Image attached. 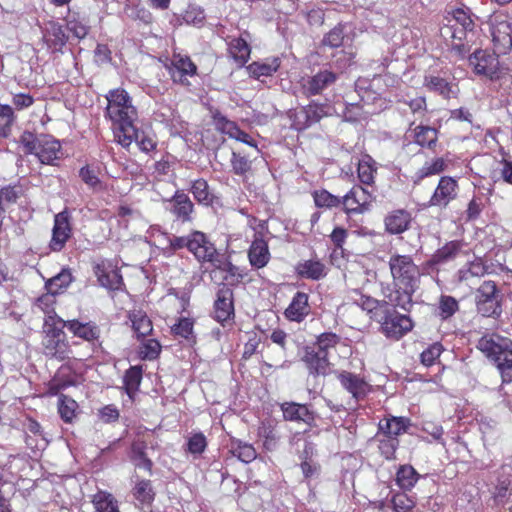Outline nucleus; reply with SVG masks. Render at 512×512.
I'll return each mask as SVG.
<instances>
[{
	"instance_id": "f257e3e1",
	"label": "nucleus",
	"mask_w": 512,
	"mask_h": 512,
	"mask_svg": "<svg viewBox=\"0 0 512 512\" xmlns=\"http://www.w3.org/2000/svg\"><path fill=\"white\" fill-rule=\"evenodd\" d=\"M106 100V116L112 122L115 140L122 147H129L135 136L134 122L138 116L131 97L124 89L118 88L109 91Z\"/></svg>"
},
{
	"instance_id": "f03ea898",
	"label": "nucleus",
	"mask_w": 512,
	"mask_h": 512,
	"mask_svg": "<svg viewBox=\"0 0 512 512\" xmlns=\"http://www.w3.org/2000/svg\"><path fill=\"white\" fill-rule=\"evenodd\" d=\"M477 348L499 370L504 383L512 382V340L498 334L484 335Z\"/></svg>"
},
{
	"instance_id": "7ed1b4c3",
	"label": "nucleus",
	"mask_w": 512,
	"mask_h": 512,
	"mask_svg": "<svg viewBox=\"0 0 512 512\" xmlns=\"http://www.w3.org/2000/svg\"><path fill=\"white\" fill-rule=\"evenodd\" d=\"M394 285L409 298L418 287L420 272L410 255L392 254L388 261Z\"/></svg>"
},
{
	"instance_id": "20e7f679",
	"label": "nucleus",
	"mask_w": 512,
	"mask_h": 512,
	"mask_svg": "<svg viewBox=\"0 0 512 512\" xmlns=\"http://www.w3.org/2000/svg\"><path fill=\"white\" fill-rule=\"evenodd\" d=\"M184 247H187L199 261L217 262L218 253L214 245L199 231L193 232L189 236H170L167 250L176 251Z\"/></svg>"
},
{
	"instance_id": "39448f33",
	"label": "nucleus",
	"mask_w": 512,
	"mask_h": 512,
	"mask_svg": "<svg viewBox=\"0 0 512 512\" xmlns=\"http://www.w3.org/2000/svg\"><path fill=\"white\" fill-rule=\"evenodd\" d=\"M20 143L27 153L37 156L42 164L52 165L55 160L59 159L60 142L51 136L36 137L33 133L25 131L20 137Z\"/></svg>"
},
{
	"instance_id": "423d86ee",
	"label": "nucleus",
	"mask_w": 512,
	"mask_h": 512,
	"mask_svg": "<svg viewBox=\"0 0 512 512\" xmlns=\"http://www.w3.org/2000/svg\"><path fill=\"white\" fill-rule=\"evenodd\" d=\"M447 24L441 28L440 33L443 39L453 49L460 50L463 46V39L466 37L467 32L472 31L474 22L468 11L458 8L449 12L445 17Z\"/></svg>"
},
{
	"instance_id": "0eeeda50",
	"label": "nucleus",
	"mask_w": 512,
	"mask_h": 512,
	"mask_svg": "<svg viewBox=\"0 0 512 512\" xmlns=\"http://www.w3.org/2000/svg\"><path fill=\"white\" fill-rule=\"evenodd\" d=\"M63 323H54L51 320H44L42 345L47 356L59 360L69 358L71 351L68 342L65 340Z\"/></svg>"
},
{
	"instance_id": "6e6552de",
	"label": "nucleus",
	"mask_w": 512,
	"mask_h": 512,
	"mask_svg": "<svg viewBox=\"0 0 512 512\" xmlns=\"http://www.w3.org/2000/svg\"><path fill=\"white\" fill-rule=\"evenodd\" d=\"M477 311L484 317L501 314V296L495 282L484 281L475 293Z\"/></svg>"
},
{
	"instance_id": "1a4fd4ad",
	"label": "nucleus",
	"mask_w": 512,
	"mask_h": 512,
	"mask_svg": "<svg viewBox=\"0 0 512 512\" xmlns=\"http://www.w3.org/2000/svg\"><path fill=\"white\" fill-rule=\"evenodd\" d=\"M413 327L412 320L395 310H385V316L381 320V329L387 338L398 340L408 333Z\"/></svg>"
},
{
	"instance_id": "9d476101",
	"label": "nucleus",
	"mask_w": 512,
	"mask_h": 512,
	"mask_svg": "<svg viewBox=\"0 0 512 512\" xmlns=\"http://www.w3.org/2000/svg\"><path fill=\"white\" fill-rule=\"evenodd\" d=\"M327 115L326 107L317 103H310L307 106L294 110L290 114L292 126L296 130H304L319 122Z\"/></svg>"
},
{
	"instance_id": "9b49d317",
	"label": "nucleus",
	"mask_w": 512,
	"mask_h": 512,
	"mask_svg": "<svg viewBox=\"0 0 512 512\" xmlns=\"http://www.w3.org/2000/svg\"><path fill=\"white\" fill-rule=\"evenodd\" d=\"M491 36L495 53L506 54L511 49L512 28L507 20L496 16L491 24Z\"/></svg>"
},
{
	"instance_id": "f8f14e48",
	"label": "nucleus",
	"mask_w": 512,
	"mask_h": 512,
	"mask_svg": "<svg viewBox=\"0 0 512 512\" xmlns=\"http://www.w3.org/2000/svg\"><path fill=\"white\" fill-rule=\"evenodd\" d=\"M374 196L362 186H354L341 201L347 213H364L370 209Z\"/></svg>"
},
{
	"instance_id": "ddd939ff",
	"label": "nucleus",
	"mask_w": 512,
	"mask_h": 512,
	"mask_svg": "<svg viewBox=\"0 0 512 512\" xmlns=\"http://www.w3.org/2000/svg\"><path fill=\"white\" fill-rule=\"evenodd\" d=\"M338 74L328 69L320 70L311 77L302 78L301 87L307 96L321 94L322 91L336 82Z\"/></svg>"
},
{
	"instance_id": "4468645a",
	"label": "nucleus",
	"mask_w": 512,
	"mask_h": 512,
	"mask_svg": "<svg viewBox=\"0 0 512 512\" xmlns=\"http://www.w3.org/2000/svg\"><path fill=\"white\" fill-rule=\"evenodd\" d=\"M469 63L475 73L492 78L498 71L499 61L496 53L485 50H477L469 57Z\"/></svg>"
},
{
	"instance_id": "2eb2a0df",
	"label": "nucleus",
	"mask_w": 512,
	"mask_h": 512,
	"mask_svg": "<svg viewBox=\"0 0 512 512\" xmlns=\"http://www.w3.org/2000/svg\"><path fill=\"white\" fill-rule=\"evenodd\" d=\"M457 181L448 176L440 179L433 195L430 198V205L444 208L457 196Z\"/></svg>"
},
{
	"instance_id": "dca6fc26",
	"label": "nucleus",
	"mask_w": 512,
	"mask_h": 512,
	"mask_svg": "<svg viewBox=\"0 0 512 512\" xmlns=\"http://www.w3.org/2000/svg\"><path fill=\"white\" fill-rule=\"evenodd\" d=\"M71 236V227L68 213L63 211L55 215L50 247L53 251H60Z\"/></svg>"
},
{
	"instance_id": "f3484780",
	"label": "nucleus",
	"mask_w": 512,
	"mask_h": 512,
	"mask_svg": "<svg viewBox=\"0 0 512 512\" xmlns=\"http://www.w3.org/2000/svg\"><path fill=\"white\" fill-rule=\"evenodd\" d=\"M338 380L355 399L364 398L371 391V385L364 378L351 372H340Z\"/></svg>"
},
{
	"instance_id": "a211bd4d",
	"label": "nucleus",
	"mask_w": 512,
	"mask_h": 512,
	"mask_svg": "<svg viewBox=\"0 0 512 512\" xmlns=\"http://www.w3.org/2000/svg\"><path fill=\"white\" fill-rule=\"evenodd\" d=\"M308 294L297 292L288 307L285 309L284 315L289 321L301 322L310 313V305L308 302Z\"/></svg>"
},
{
	"instance_id": "6ab92c4d",
	"label": "nucleus",
	"mask_w": 512,
	"mask_h": 512,
	"mask_svg": "<svg viewBox=\"0 0 512 512\" xmlns=\"http://www.w3.org/2000/svg\"><path fill=\"white\" fill-rule=\"evenodd\" d=\"M168 69L174 82L181 83H184L183 77L192 76L197 70L196 65L190 60V58L182 54L173 55Z\"/></svg>"
},
{
	"instance_id": "aec40b11",
	"label": "nucleus",
	"mask_w": 512,
	"mask_h": 512,
	"mask_svg": "<svg viewBox=\"0 0 512 512\" xmlns=\"http://www.w3.org/2000/svg\"><path fill=\"white\" fill-rule=\"evenodd\" d=\"M43 41L52 51H60L67 42V36L59 23L49 21L43 28Z\"/></svg>"
},
{
	"instance_id": "412c9836",
	"label": "nucleus",
	"mask_w": 512,
	"mask_h": 512,
	"mask_svg": "<svg viewBox=\"0 0 512 512\" xmlns=\"http://www.w3.org/2000/svg\"><path fill=\"white\" fill-rule=\"evenodd\" d=\"M232 291L229 288H221L217 293L214 305L215 318L219 322H225L233 315Z\"/></svg>"
},
{
	"instance_id": "4be33fe9",
	"label": "nucleus",
	"mask_w": 512,
	"mask_h": 512,
	"mask_svg": "<svg viewBox=\"0 0 512 512\" xmlns=\"http://www.w3.org/2000/svg\"><path fill=\"white\" fill-rule=\"evenodd\" d=\"M281 410L285 420L304 422L308 425H312L314 421V414L306 405L286 402L281 405Z\"/></svg>"
},
{
	"instance_id": "5701e85b",
	"label": "nucleus",
	"mask_w": 512,
	"mask_h": 512,
	"mask_svg": "<svg viewBox=\"0 0 512 512\" xmlns=\"http://www.w3.org/2000/svg\"><path fill=\"white\" fill-rule=\"evenodd\" d=\"M304 361L306 362L310 373L316 375H327L330 373V362L328 355L312 349H307Z\"/></svg>"
},
{
	"instance_id": "b1692460",
	"label": "nucleus",
	"mask_w": 512,
	"mask_h": 512,
	"mask_svg": "<svg viewBox=\"0 0 512 512\" xmlns=\"http://www.w3.org/2000/svg\"><path fill=\"white\" fill-rule=\"evenodd\" d=\"M410 425V421L405 417L390 416L379 422L378 432L383 436L395 437L405 433Z\"/></svg>"
},
{
	"instance_id": "393cba45",
	"label": "nucleus",
	"mask_w": 512,
	"mask_h": 512,
	"mask_svg": "<svg viewBox=\"0 0 512 512\" xmlns=\"http://www.w3.org/2000/svg\"><path fill=\"white\" fill-rule=\"evenodd\" d=\"M411 222L410 214L405 210H394L384 219L386 231L390 234H400L408 229Z\"/></svg>"
},
{
	"instance_id": "a878e982",
	"label": "nucleus",
	"mask_w": 512,
	"mask_h": 512,
	"mask_svg": "<svg viewBox=\"0 0 512 512\" xmlns=\"http://www.w3.org/2000/svg\"><path fill=\"white\" fill-rule=\"evenodd\" d=\"M248 256L253 267H265L270 260V252L267 242L262 238L256 237L250 246Z\"/></svg>"
},
{
	"instance_id": "bb28decb",
	"label": "nucleus",
	"mask_w": 512,
	"mask_h": 512,
	"mask_svg": "<svg viewBox=\"0 0 512 512\" xmlns=\"http://www.w3.org/2000/svg\"><path fill=\"white\" fill-rule=\"evenodd\" d=\"M63 326L66 327L74 336L82 338L86 341H93L98 338L99 330L96 325L91 322L82 323L78 320L62 321Z\"/></svg>"
},
{
	"instance_id": "cd10ccee",
	"label": "nucleus",
	"mask_w": 512,
	"mask_h": 512,
	"mask_svg": "<svg viewBox=\"0 0 512 512\" xmlns=\"http://www.w3.org/2000/svg\"><path fill=\"white\" fill-rule=\"evenodd\" d=\"M280 67L279 58H269L264 61L253 62L247 66L250 76L259 79L260 77H268L273 75Z\"/></svg>"
},
{
	"instance_id": "c85d7f7f",
	"label": "nucleus",
	"mask_w": 512,
	"mask_h": 512,
	"mask_svg": "<svg viewBox=\"0 0 512 512\" xmlns=\"http://www.w3.org/2000/svg\"><path fill=\"white\" fill-rule=\"evenodd\" d=\"M171 212L183 221L189 220L193 210V204L189 197L184 193H176L169 201Z\"/></svg>"
},
{
	"instance_id": "c756f323",
	"label": "nucleus",
	"mask_w": 512,
	"mask_h": 512,
	"mask_svg": "<svg viewBox=\"0 0 512 512\" xmlns=\"http://www.w3.org/2000/svg\"><path fill=\"white\" fill-rule=\"evenodd\" d=\"M357 172L361 183L365 185H372L377 172V164L375 160L370 155H363L358 162Z\"/></svg>"
},
{
	"instance_id": "7c9ffc66",
	"label": "nucleus",
	"mask_w": 512,
	"mask_h": 512,
	"mask_svg": "<svg viewBox=\"0 0 512 512\" xmlns=\"http://www.w3.org/2000/svg\"><path fill=\"white\" fill-rule=\"evenodd\" d=\"M96 275L99 283L108 289H119L122 284V276L117 269L112 267L97 266Z\"/></svg>"
},
{
	"instance_id": "2f4dec72",
	"label": "nucleus",
	"mask_w": 512,
	"mask_h": 512,
	"mask_svg": "<svg viewBox=\"0 0 512 512\" xmlns=\"http://www.w3.org/2000/svg\"><path fill=\"white\" fill-rule=\"evenodd\" d=\"M56 293L49 292L40 296L35 306L40 309L45 314V320H51L54 323H62V319L58 317L55 313V303H56Z\"/></svg>"
},
{
	"instance_id": "473e14b6",
	"label": "nucleus",
	"mask_w": 512,
	"mask_h": 512,
	"mask_svg": "<svg viewBox=\"0 0 512 512\" xmlns=\"http://www.w3.org/2000/svg\"><path fill=\"white\" fill-rule=\"evenodd\" d=\"M463 247L461 242L451 241L435 252L432 261L441 264L453 260L463 252Z\"/></svg>"
},
{
	"instance_id": "72a5a7b5",
	"label": "nucleus",
	"mask_w": 512,
	"mask_h": 512,
	"mask_svg": "<svg viewBox=\"0 0 512 512\" xmlns=\"http://www.w3.org/2000/svg\"><path fill=\"white\" fill-rule=\"evenodd\" d=\"M229 53L231 57L240 65H244L250 57V47L247 41L242 38H233L229 42Z\"/></svg>"
},
{
	"instance_id": "f704fd0d",
	"label": "nucleus",
	"mask_w": 512,
	"mask_h": 512,
	"mask_svg": "<svg viewBox=\"0 0 512 512\" xmlns=\"http://www.w3.org/2000/svg\"><path fill=\"white\" fill-rule=\"evenodd\" d=\"M418 473L411 465H401L396 472V484L402 490H411L417 483Z\"/></svg>"
},
{
	"instance_id": "c9c22d12",
	"label": "nucleus",
	"mask_w": 512,
	"mask_h": 512,
	"mask_svg": "<svg viewBox=\"0 0 512 512\" xmlns=\"http://www.w3.org/2000/svg\"><path fill=\"white\" fill-rule=\"evenodd\" d=\"M409 137H413L415 142L422 147H431L437 141V131L428 126H417L410 131Z\"/></svg>"
},
{
	"instance_id": "e433bc0d",
	"label": "nucleus",
	"mask_w": 512,
	"mask_h": 512,
	"mask_svg": "<svg viewBox=\"0 0 512 512\" xmlns=\"http://www.w3.org/2000/svg\"><path fill=\"white\" fill-rule=\"evenodd\" d=\"M92 503L97 512H120L114 497L104 491L97 492L93 496Z\"/></svg>"
},
{
	"instance_id": "4c0bfd02",
	"label": "nucleus",
	"mask_w": 512,
	"mask_h": 512,
	"mask_svg": "<svg viewBox=\"0 0 512 512\" xmlns=\"http://www.w3.org/2000/svg\"><path fill=\"white\" fill-rule=\"evenodd\" d=\"M229 451L233 456L244 463H250L257 457L255 448L241 441H232Z\"/></svg>"
},
{
	"instance_id": "58836bf2",
	"label": "nucleus",
	"mask_w": 512,
	"mask_h": 512,
	"mask_svg": "<svg viewBox=\"0 0 512 512\" xmlns=\"http://www.w3.org/2000/svg\"><path fill=\"white\" fill-rule=\"evenodd\" d=\"M132 327L137 333L138 337H144L150 334L153 330L152 322L142 311H133L130 314Z\"/></svg>"
},
{
	"instance_id": "ea45409f",
	"label": "nucleus",
	"mask_w": 512,
	"mask_h": 512,
	"mask_svg": "<svg viewBox=\"0 0 512 512\" xmlns=\"http://www.w3.org/2000/svg\"><path fill=\"white\" fill-rule=\"evenodd\" d=\"M299 273L310 279L318 280L326 275L325 266L320 261L308 260L299 266Z\"/></svg>"
},
{
	"instance_id": "a19ab883",
	"label": "nucleus",
	"mask_w": 512,
	"mask_h": 512,
	"mask_svg": "<svg viewBox=\"0 0 512 512\" xmlns=\"http://www.w3.org/2000/svg\"><path fill=\"white\" fill-rule=\"evenodd\" d=\"M352 300L356 306L360 307L362 310L371 314L372 318L376 317L378 311L382 309V307L380 306L379 302L376 299L362 295L358 292L354 293Z\"/></svg>"
},
{
	"instance_id": "79ce46f5",
	"label": "nucleus",
	"mask_w": 512,
	"mask_h": 512,
	"mask_svg": "<svg viewBox=\"0 0 512 512\" xmlns=\"http://www.w3.org/2000/svg\"><path fill=\"white\" fill-rule=\"evenodd\" d=\"M142 379V369L139 366H133L127 370L124 377V385L127 394L131 397L139 388Z\"/></svg>"
},
{
	"instance_id": "37998d69",
	"label": "nucleus",
	"mask_w": 512,
	"mask_h": 512,
	"mask_svg": "<svg viewBox=\"0 0 512 512\" xmlns=\"http://www.w3.org/2000/svg\"><path fill=\"white\" fill-rule=\"evenodd\" d=\"M391 503L394 512H412L416 505L415 499L403 492L395 493L392 496Z\"/></svg>"
},
{
	"instance_id": "c03bdc74",
	"label": "nucleus",
	"mask_w": 512,
	"mask_h": 512,
	"mask_svg": "<svg viewBox=\"0 0 512 512\" xmlns=\"http://www.w3.org/2000/svg\"><path fill=\"white\" fill-rule=\"evenodd\" d=\"M314 203L319 208H333L340 205L341 200L327 190H316L313 192Z\"/></svg>"
},
{
	"instance_id": "a18cd8bd",
	"label": "nucleus",
	"mask_w": 512,
	"mask_h": 512,
	"mask_svg": "<svg viewBox=\"0 0 512 512\" xmlns=\"http://www.w3.org/2000/svg\"><path fill=\"white\" fill-rule=\"evenodd\" d=\"M14 112L9 105L0 104V137H8L14 122Z\"/></svg>"
},
{
	"instance_id": "49530a36",
	"label": "nucleus",
	"mask_w": 512,
	"mask_h": 512,
	"mask_svg": "<svg viewBox=\"0 0 512 512\" xmlns=\"http://www.w3.org/2000/svg\"><path fill=\"white\" fill-rule=\"evenodd\" d=\"M213 120L216 129L224 134H227L229 137L235 138V136L240 135V129L237 127V125L220 113H216L213 117Z\"/></svg>"
},
{
	"instance_id": "de8ad7c7",
	"label": "nucleus",
	"mask_w": 512,
	"mask_h": 512,
	"mask_svg": "<svg viewBox=\"0 0 512 512\" xmlns=\"http://www.w3.org/2000/svg\"><path fill=\"white\" fill-rule=\"evenodd\" d=\"M72 281L70 272L63 270L56 276L46 282V288L49 292L59 293L61 289L66 288Z\"/></svg>"
},
{
	"instance_id": "09e8293b",
	"label": "nucleus",
	"mask_w": 512,
	"mask_h": 512,
	"mask_svg": "<svg viewBox=\"0 0 512 512\" xmlns=\"http://www.w3.org/2000/svg\"><path fill=\"white\" fill-rule=\"evenodd\" d=\"M133 494L142 504H150L154 499L151 483L147 480L137 482Z\"/></svg>"
},
{
	"instance_id": "8fccbe9b",
	"label": "nucleus",
	"mask_w": 512,
	"mask_h": 512,
	"mask_svg": "<svg viewBox=\"0 0 512 512\" xmlns=\"http://www.w3.org/2000/svg\"><path fill=\"white\" fill-rule=\"evenodd\" d=\"M425 86L431 90L438 92L440 95H442L445 98L450 97V94L452 93V89L447 81L440 77L435 76H429L425 78Z\"/></svg>"
},
{
	"instance_id": "3c124183",
	"label": "nucleus",
	"mask_w": 512,
	"mask_h": 512,
	"mask_svg": "<svg viewBox=\"0 0 512 512\" xmlns=\"http://www.w3.org/2000/svg\"><path fill=\"white\" fill-rule=\"evenodd\" d=\"M377 437L379 440L380 453L386 459H392L394 457L395 451L399 445L398 439L395 437L380 435V432H378Z\"/></svg>"
},
{
	"instance_id": "603ef678",
	"label": "nucleus",
	"mask_w": 512,
	"mask_h": 512,
	"mask_svg": "<svg viewBox=\"0 0 512 512\" xmlns=\"http://www.w3.org/2000/svg\"><path fill=\"white\" fill-rule=\"evenodd\" d=\"M486 272L485 265L481 259L470 261L468 267L459 271L460 280L467 281L470 277H480Z\"/></svg>"
},
{
	"instance_id": "864d4df0",
	"label": "nucleus",
	"mask_w": 512,
	"mask_h": 512,
	"mask_svg": "<svg viewBox=\"0 0 512 512\" xmlns=\"http://www.w3.org/2000/svg\"><path fill=\"white\" fill-rule=\"evenodd\" d=\"M348 26L339 24L334 27L323 39V43L329 47L336 48L342 45L345 38V31Z\"/></svg>"
},
{
	"instance_id": "5fc2aeb1",
	"label": "nucleus",
	"mask_w": 512,
	"mask_h": 512,
	"mask_svg": "<svg viewBox=\"0 0 512 512\" xmlns=\"http://www.w3.org/2000/svg\"><path fill=\"white\" fill-rule=\"evenodd\" d=\"M77 406L78 405L75 400L64 395L59 397L58 410L61 418L65 422H70L73 419Z\"/></svg>"
},
{
	"instance_id": "6e6d98bb",
	"label": "nucleus",
	"mask_w": 512,
	"mask_h": 512,
	"mask_svg": "<svg viewBox=\"0 0 512 512\" xmlns=\"http://www.w3.org/2000/svg\"><path fill=\"white\" fill-rule=\"evenodd\" d=\"M459 305L452 296L443 295L439 300V316L445 320L450 318L458 310Z\"/></svg>"
},
{
	"instance_id": "4d7b16f0",
	"label": "nucleus",
	"mask_w": 512,
	"mask_h": 512,
	"mask_svg": "<svg viewBox=\"0 0 512 512\" xmlns=\"http://www.w3.org/2000/svg\"><path fill=\"white\" fill-rule=\"evenodd\" d=\"M339 342L340 337L337 334L326 332L318 336L316 345L319 352L328 355L329 350L335 348Z\"/></svg>"
},
{
	"instance_id": "13d9d810",
	"label": "nucleus",
	"mask_w": 512,
	"mask_h": 512,
	"mask_svg": "<svg viewBox=\"0 0 512 512\" xmlns=\"http://www.w3.org/2000/svg\"><path fill=\"white\" fill-rule=\"evenodd\" d=\"M194 321L188 317H181L179 321L172 327V332L176 336L184 339H190L193 335Z\"/></svg>"
},
{
	"instance_id": "bf43d9fd",
	"label": "nucleus",
	"mask_w": 512,
	"mask_h": 512,
	"mask_svg": "<svg viewBox=\"0 0 512 512\" xmlns=\"http://www.w3.org/2000/svg\"><path fill=\"white\" fill-rule=\"evenodd\" d=\"M131 459L136 467L143 468L147 471L151 470L152 462L146 458L142 445L134 444L132 446Z\"/></svg>"
},
{
	"instance_id": "052dcab7",
	"label": "nucleus",
	"mask_w": 512,
	"mask_h": 512,
	"mask_svg": "<svg viewBox=\"0 0 512 512\" xmlns=\"http://www.w3.org/2000/svg\"><path fill=\"white\" fill-rule=\"evenodd\" d=\"M207 446L206 437L202 433H195L191 435L187 442L188 451L191 454H201Z\"/></svg>"
},
{
	"instance_id": "680f3d73",
	"label": "nucleus",
	"mask_w": 512,
	"mask_h": 512,
	"mask_svg": "<svg viewBox=\"0 0 512 512\" xmlns=\"http://www.w3.org/2000/svg\"><path fill=\"white\" fill-rule=\"evenodd\" d=\"M441 352H442L441 344L434 343L421 353V362L425 366H431L439 358V356L441 355Z\"/></svg>"
},
{
	"instance_id": "e2e57ef3",
	"label": "nucleus",
	"mask_w": 512,
	"mask_h": 512,
	"mask_svg": "<svg viewBox=\"0 0 512 512\" xmlns=\"http://www.w3.org/2000/svg\"><path fill=\"white\" fill-rule=\"evenodd\" d=\"M133 141H136L138 147L144 152H150L156 146V142L154 141V139L151 136L138 131L136 127H135V136L132 137L131 143Z\"/></svg>"
},
{
	"instance_id": "0e129e2a",
	"label": "nucleus",
	"mask_w": 512,
	"mask_h": 512,
	"mask_svg": "<svg viewBox=\"0 0 512 512\" xmlns=\"http://www.w3.org/2000/svg\"><path fill=\"white\" fill-rule=\"evenodd\" d=\"M192 193L195 199L201 203H207L210 199L208 185L206 181L202 179L194 181L192 185Z\"/></svg>"
},
{
	"instance_id": "69168bd1",
	"label": "nucleus",
	"mask_w": 512,
	"mask_h": 512,
	"mask_svg": "<svg viewBox=\"0 0 512 512\" xmlns=\"http://www.w3.org/2000/svg\"><path fill=\"white\" fill-rule=\"evenodd\" d=\"M79 174H80L81 179L88 186L92 187L93 189L101 188V181L99 180L94 169L90 168L89 166H86V167L81 168Z\"/></svg>"
},
{
	"instance_id": "338daca9",
	"label": "nucleus",
	"mask_w": 512,
	"mask_h": 512,
	"mask_svg": "<svg viewBox=\"0 0 512 512\" xmlns=\"http://www.w3.org/2000/svg\"><path fill=\"white\" fill-rule=\"evenodd\" d=\"M446 169V162L443 158H435L431 162L426 163L423 168V175L429 176L438 174Z\"/></svg>"
},
{
	"instance_id": "774afa93",
	"label": "nucleus",
	"mask_w": 512,
	"mask_h": 512,
	"mask_svg": "<svg viewBox=\"0 0 512 512\" xmlns=\"http://www.w3.org/2000/svg\"><path fill=\"white\" fill-rule=\"evenodd\" d=\"M231 164L233 171L236 174L242 175L250 169L249 161L244 156H241L236 152L232 153Z\"/></svg>"
}]
</instances>
